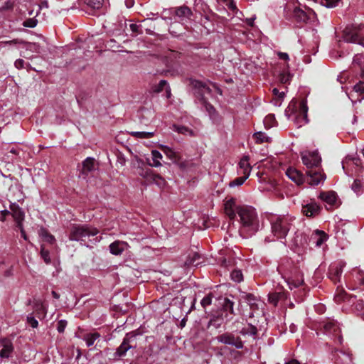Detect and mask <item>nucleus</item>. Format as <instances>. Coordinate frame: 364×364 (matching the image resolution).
<instances>
[{"instance_id": "nucleus-64", "label": "nucleus", "mask_w": 364, "mask_h": 364, "mask_svg": "<svg viewBox=\"0 0 364 364\" xmlns=\"http://www.w3.org/2000/svg\"><path fill=\"white\" fill-rule=\"evenodd\" d=\"M286 364H300V363L296 360H291L289 362L286 363Z\"/></svg>"}, {"instance_id": "nucleus-36", "label": "nucleus", "mask_w": 364, "mask_h": 364, "mask_svg": "<svg viewBox=\"0 0 364 364\" xmlns=\"http://www.w3.org/2000/svg\"><path fill=\"white\" fill-rule=\"evenodd\" d=\"M103 0H85V4L94 9H99L102 6Z\"/></svg>"}, {"instance_id": "nucleus-44", "label": "nucleus", "mask_w": 364, "mask_h": 364, "mask_svg": "<svg viewBox=\"0 0 364 364\" xmlns=\"http://www.w3.org/2000/svg\"><path fill=\"white\" fill-rule=\"evenodd\" d=\"M247 178L248 177L244 175L241 177H238L230 183V186L234 187L236 186H241Z\"/></svg>"}, {"instance_id": "nucleus-50", "label": "nucleus", "mask_w": 364, "mask_h": 364, "mask_svg": "<svg viewBox=\"0 0 364 364\" xmlns=\"http://www.w3.org/2000/svg\"><path fill=\"white\" fill-rule=\"evenodd\" d=\"M212 302V296L211 294H208V296H205L202 300H201V305L205 308L207 306H209Z\"/></svg>"}, {"instance_id": "nucleus-58", "label": "nucleus", "mask_w": 364, "mask_h": 364, "mask_svg": "<svg viewBox=\"0 0 364 364\" xmlns=\"http://www.w3.org/2000/svg\"><path fill=\"white\" fill-rule=\"evenodd\" d=\"M272 92L275 95L278 96L279 98H280V99L284 98V97L285 95L284 92H279L277 88H274Z\"/></svg>"}, {"instance_id": "nucleus-5", "label": "nucleus", "mask_w": 364, "mask_h": 364, "mask_svg": "<svg viewBox=\"0 0 364 364\" xmlns=\"http://www.w3.org/2000/svg\"><path fill=\"white\" fill-rule=\"evenodd\" d=\"M193 86L195 88V95L205 106L207 111L210 112L213 109V107L207 102L209 96H210V89L204 82L194 80L192 82Z\"/></svg>"}, {"instance_id": "nucleus-14", "label": "nucleus", "mask_w": 364, "mask_h": 364, "mask_svg": "<svg viewBox=\"0 0 364 364\" xmlns=\"http://www.w3.org/2000/svg\"><path fill=\"white\" fill-rule=\"evenodd\" d=\"M286 175L290 180L297 185H301L304 181V178L302 173L294 168H289L286 171Z\"/></svg>"}, {"instance_id": "nucleus-42", "label": "nucleus", "mask_w": 364, "mask_h": 364, "mask_svg": "<svg viewBox=\"0 0 364 364\" xmlns=\"http://www.w3.org/2000/svg\"><path fill=\"white\" fill-rule=\"evenodd\" d=\"M218 3L222 4L223 6H226L231 11L236 9V5L232 0H217Z\"/></svg>"}, {"instance_id": "nucleus-22", "label": "nucleus", "mask_w": 364, "mask_h": 364, "mask_svg": "<svg viewBox=\"0 0 364 364\" xmlns=\"http://www.w3.org/2000/svg\"><path fill=\"white\" fill-rule=\"evenodd\" d=\"M129 338L127 336L124 338L123 342L122 344L119 346V348L117 349L116 354L119 356H124L126 354V352L129 350L132 346L129 344Z\"/></svg>"}, {"instance_id": "nucleus-23", "label": "nucleus", "mask_w": 364, "mask_h": 364, "mask_svg": "<svg viewBox=\"0 0 364 364\" xmlns=\"http://www.w3.org/2000/svg\"><path fill=\"white\" fill-rule=\"evenodd\" d=\"M160 148L164 154L172 161L176 162L178 160V154L170 147L161 144Z\"/></svg>"}, {"instance_id": "nucleus-12", "label": "nucleus", "mask_w": 364, "mask_h": 364, "mask_svg": "<svg viewBox=\"0 0 364 364\" xmlns=\"http://www.w3.org/2000/svg\"><path fill=\"white\" fill-rule=\"evenodd\" d=\"M324 333L328 336H338L340 343L342 342V337L340 333V328L335 321H328L323 326Z\"/></svg>"}, {"instance_id": "nucleus-18", "label": "nucleus", "mask_w": 364, "mask_h": 364, "mask_svg": "<svg viewBox=\"0 0 364 364\" xmlns=\"http://www.w3.org/2000/svg\"><path fill=\"white\" fill-rule=\"evenodd\" d=\"M235 205V200L230 198L225 203V214L230 218L234 219L236 216L237 208Z\"/></svg>"}, {"instance_id": "nucleus-45", "label": "nucleus", "mask_w": 364, "mask_h": 364, "mask_svg": "<svg viewBox=\"0 0 364 364\" xmlns=\"http://www.w3.org/2000/svg\"><path fill=\"white\" fill-rule=\"evenodd\" d=\"M302 280L294 281L292 279H287L286 280V282L287 283L290 289H293L294 288L299 287L302 284Z\"/></svg>"}, {"instance_id": "nucleus-2", "label": "nucleus", "mask_w": 364, "mask_h": 364, "mask_svg": "<svg viewBox=\"0 0 364 364\" xmlns=\"http://www.w3.org/2000/svg\"><path fill=\"white\" fill-rule=\"evenodd\" d=\"M237 213L240 218L242 225L247 231L252 234L255 232L259 228L255 210L250 206H239L237 208Z\"/></svg>"}, {"instance_id": "nucleus-61", "label": "nucleus", "mask_w": 364, "mask_h": 364, "mask_svg": "<svg viewBox=\"0 0 364 364\" xmlns=\"http://www.w3.org/2000/svg\"><path fill=\"white\" fill-rule=\"evenodd\" d=\"M10 212L7 210H2L0 214V220H4L6 215H9Z\"/></svg>"}, {"instance_id": "nucleus-56", "label": "nucleus", "mask_w": 364, "mask_h": 364, "mask_svg": "<svg viewBox=\"0 0 364 364\" xmlns=\"http://www.w3.org/2000/svg\"><path fill=\"white\" fill-rule=\"evenodd\" d=\"M15 67L18 69L24 68L25 62L22 59H17L14 63Z\"/></svg>"}, {"instance_id": "nucleus-33", "label": "nucleus", "mask_w": 364, "mask_h": 364, "mask_svg": "<svg viewBox=\"0 0 364 364\" xmlns=\"http://www.w3.org/2000/svg\"><path fill=\"white\" fill-rule=\"evenodd\" d=\"M151 181L159 188H163L166 185V181L161 176L154 174L151 176Z\"/></svg>"}, {"instance_id": "nucleus-34", "label": "nucleus", "mask_w": 364, "mask_h": 364, "mask_svg": "<svg viewBox=\"0 0 364 364\" xmlns=\"http://www.w3.org/2000/svg\"><path fill=\"white\" fill-rule=\"evenodd\" d=\"M176 14L180 18H188L191 15V11L188 7H180L177 9Z\"/></svg>"}, {"instance_id": "nucleus-15", "label": "nucleus", "mask_w": 364, "mask_h": 364, "mask_svg": "<svg viewBox=\"0 0 364 364\" xmlns=\"http://www.w3.org/2000/svg\"><path fill=\"white\" fill-rule=\"evenodd\" d=\"M327 235L321 230H316L311 237V242L316 247H321L327 240Z\"/></svg>"}, {"instance_id": "nucleus-19", "label": "nucleus", "mask_w": 364, "mask_h": 364, "mask_svg": "<svg viewBox=\"0 0 364 364\" xmlns=\"http://www.w3.org/2000/svg\"><path fill=\"white\" fill-rule=\"evenodd\" d=\"M302 213L307 217H312L318 213L319 206L314 202L303 205Z\"/></svg>"}, {"instance_id": "nucleus-60", "label": "nucleus", "mask_w": 364, "mask_h": 364, "mask_svg": "<svg viewBox=\"0 0 364 364\" xmlns=\"http://www.w3.org/2000/svg\"><path fill=\"white\" fill-rule=\"evenodd\" d=\"M278 56L279 57V58L285 60L287 61L289 60V55L287 53L279 52L278 53Z\"/></svg>"}, {"instance_id": "nucleus-59", "label": "nucleus", "mask_w": 364, "mask_h": 364, "mask_svg": "<svg viewBox=\"0 0 364 364\" xmlns=\"http://www.w3.org/2000/svg\"><path fill=\"white\" fill-rule=\"evenodd\" d=\"M65 327V323L64 321H60L58 323V331L59 332H63Z\"/></svg>"}, {"instance_id": "nucleus-40", "label": "nucleus", "mask_w": 364, "mask_h": 364, "mask_svg": "<svg viewBox=\"0 0 364 364\" xmlns=\"http://www.w3.org/2000/svg\"><path fill=\"white\" fill-rule=\"evenodd\" d=\"M200 255L198 253H193L192 256H189L188 259L186 261L185 264L186 265H194L196 266L198 264V262H197L198 259H199Z\"/></svg>"}, {"instance_id": "nucleus-4", "label": "nucleus", "mask_w": 364, "mask_h": 364, "mask_svg": "<svg viewBox=\"0 0 364 364\" xmlns=\"http://www.w3.org/2000/svg\"><path fill=\"white\" fill-rule=\"evenodd\" d=\"M99 231L92 226L75 225L72 227L70 240L75 241H84L85 238L96 235Z\"/></svg>"}, {"instance_id": "nucleus-41", "label": "nucleus", "mask_w": 364, "mask_h": 364, "mask_svg": "<svg viewBox=\"0 0 364 364\" xmlns=\"http://www.w3.org/2000/svg\"><path fill=\"white\" fill-rule=\"evenodd\" d=\"M341 0H321L320 4L321 6L326 8H334L338 6Z\"/></svg>"}, {"instance_id": "nucleus-35", "label": "nucleus", "mask_w": 364, "mask_h": 364, "mask_svg": "<svg viewBox=\"0 0 364 364\" xmlns=\"http://www.w3.org/2000/svg\"><path fill=\"white\" fill-rule=\"evenodd\" d=\"M40 235L43 237V240L48 243L53 244L55 241L54 236L50 235L44 229L41 230Z\"/></svg>"}, {"instance_id": "nucleus-26", "label": "nucleus", "mask_w": 364, "mask_h": 364, "mask_svg": "<svg viewBox=\"0 0 364 364\" xmlns=\"http://www.w3.org/2000/svg\"><path fill=\"white\" fill-rule=\"evenodd\" d=\"M343 272V267L341 265V266H336V267H331V269H330V275H331V279L333 280H336L338 279L341 274Z\"/></svg>"}, {"instance_id": "nucleus-47", "label": "nucleus", "mask_w": 364, "mask_h": 364, "mask_svg": "<svg viewBox=\"0 0 364 364\" xmlns=\"http://www.w3.org/2000/svg\"><path fill=\"white\" fill-rule=\"evenodd\" d=\"M233 302L228 299H225L223 303V308L225 311H230L231 314H233Z\"/></svg>"}, {"instance_id": "nucleus-63", "label": "nucleus", "mask_w": 364, "mask_h": 364, "mask_svg": "<svg viewBox=\"0 0 364 364\" xmlns=\"http://www.w3.org/2000/svg\"><path fill=\"white\" fill-rule=\"evenodd\" d=\"M125 4L127 7H132L134 4L133 0H126Z\"/></svg>"}, {"instance_id": "nucleus-27", "label": "nucleus", "mask_w": 364, "mask_h": 364, "mask_svg": "<svg viewBox=\"0 0 364 364\" xmlns=\"http://www.w3.org/2000/svg\"><path fill=\"white\" fill-rule=\"evenodd\" d=\"M130 134L136 139H149L154 135V132H132Z\"/></svg>"}, {"instance_id": "nucleus-32", "label": "nucleus", "mask_w": 364, "mask_h": 364, "mask_svg": "<svg viewBox=\"0 0 364 364\" xmlns=\"http://www.w3.org/2000/svg\"><path fill=\"white\" fill-rule=\"evenodd\" d=\"M164 89L166 90L167 97H168L171 95V90L166 80H161L159 82L157 87H156V88L154 89V92H161Z\"/></svg>"}, {"instance_id": "nucleus-62", "label": "nucleus", "mask_w": 364, "mask_h": 364, "mask_svg": "<svg viewBox=\"0 0 364 364\" xmlns=\"http://www.w3.org/2000/svg\"><path fill=\"white\" fill-rule=\"evenodd\" d=\"M344 295L343 294H338L335 296V300L336 302H341V301L344 300Z\"/></svg>"}, {"instance_id": "nucleus-52", "label": "nucleus", "mask_w": 364, "mask_h": 364, "mask_svg": "<svg viewBox=\"0 0 364 364\" xmlns=\"http://www.w3.org/2000/svg\"><path fill=\"white\" fill-rule=\"evenodd\" d=\"M354 91L355 92L363 94L364 93V82H360L354 86Z\"/></svg>"}, {"instance_id": "nucleus-43", "label": "nucleus", "mask_w": 364, "mask_h": 364, "mask_svg": "<svg viewBox=\"0 0 364 364\" xmlns=\"http://www.w3.org/2000/svg\"><path fill=\"white\" fill-rule=\"evenodd\" d=\"M291 79V75L288 71L283 72L280 74L279 80L282 83H288L290 82Z\"/></svg>"}, {"instance_id": "nucleus-25", "label": "nucleus", "mask_w": 364, "mask_h": 364, "mask_svg": "<svg viewBox=\"0 0 364 364\" xmlns=\"http://www.w3.org/2000/svg\"><path fill=\"white\" fill-rule=\"evenodd\" d=\"M353 66L360 68L361 75H364V55L362 54L355 55L353 58Z\"/></svg>"}, {"instance_id": "nucleus-13", "label": "nucleus", "mask_w": 364, "mask_h": 364, "mask_svg": "<svg viewBox=\"0 0 364 364\" xmlns=\"http://www.w3.org/2000/svg\"><path fill=\"white\" fill-rule=\"evenodd\" d=\"M252 167L249 162V156H243L238 164V173L249 177L251 173Z\"/></svg>"}, {"instance_id": "nucleus-53", "label": "nucleus", "mask_w": 364, "mask_h": 364, "mask_svg": "<svg viewBox=\"0 0 364 364\" xmlns=\"http://www.w3.org/2000/svg\"><path fill=\"white\" fill-rule=\"evenodd\" d=\"M274 117L273 115H268L265 117L264 122L266 126L272 127L274 125Z\"/></svg>"}, {"instance_id": "nucleus-48", "label": "nucleus", "mask_w": 364, "mask_h": 364, "mask_svg": "<svg viewBox=\"0 0 364 364\" xmlns=\"http://www.w3.org/2000/svg\"><path fill=\"white\" fill-rule=\"evenodd\" d=\"M41 255L46 263L48 264L50 262L49 252L46 250L43 246L41 247Z\"/></svg>"}, {"instance_id": "nucleus-46", "label": "nucleus", "mask_w": 364, "mask_h": 364, "mask_svg": "<svg viewBox=\"0 0 364 364\" xmlns=\"http://www.w3.org/2000/svg\"><path fill=\"white\" fill-rule=\"evenodd\" d=\"M280 293H273L269 295V301L273 305L276 306L279 299L281 297Z\"/></svg>"}, {"instance_id": "nucleus-7", "label": "nucleus", "mask_w": 364, "mask_h": 364, "mask_svg": "<svg viewBox=\"0 0 364 364\" xmlns=\"http://www.w3.org/2000/svg\"><path fill=\"white\" fill-rule=\"evenodd\" d=\"M343 40L347 43H358L362 39V33L358 27L351 26H347L343 31Z\"/></svg>"}, {"instance_id": "nucleus-31", "label": "nucleus", "mask_w": 364, "mask_h": 364, "mask_svg": "<svg viewBox=\"0 0 364 364\" xmlns=\"http://www.w3.org/2000/svg\"><path fill=\"white\" fill-rule=\"evenodd\" d=\"M253 137L257 143L269 142L271 141L270 138L262 132L255 133Z\"/></svg>"}, {"instance_id": "nucleus-9", "label": "nucleus", "mask_w": 364, "mask_h": 364, "mask_svg": "<svg viewBox=\"0 0 364 364\" xmlns=\"http://www.w3.org/2000/svg\"><path fill=\"white\" fill-rule=\"evenodd\" d=\"M307 175V183L311 186H318L321 183H323L326 177L321 172L314 171L309 170L306 171Z\"/></svg>"}, {"instance_id": "nucleus-10", "label": "nucleus", "mask_w": 364, "mask_h": 364, "mask_svg": "<svg viewBox=\"0 0 364 364\" xmlns=\"http://www.w3.org/2000/svg\"><path fill=\"white\" fill-rule=\"evenodd\" d=\"M217 340L223 343L235 346L237 348H241L242 344L240 341L230 333H224L217 337Z\"/></svg>"}, {"instance_id": "nucleus-3", "label": "nucleus", "mask_w": 364, "mask_h": 364, "mask_svg": "<svg viewBox=\"0 0 364 364\" xmlns=\"http://www.w3.org/2000/svg\"><path fill=\"white\" fill-rule=\"evenodd\" d=\"M291 219L289 217H276L272 220V232L277 238H284L290 228Z\"/></svg>"}, {"instance_id": "nucleus-17", "label": "nucleus", "mask_w": 364, "mask_h": 364, "mask_svg": "<svg viewBox=\"0 0 364 364\" xmlns=\"http://www.w3.org/2000/svg\"><path fill=\"white\" fill-rule=\"evenodd\" d=\"M128 244L125 242L115 241L109 245V250L112 255H121L127 248Z\"/></svg>"}, {"instance_id": "nucleus-29", "label": "nucleus", "mask_w": 364, "mask_h": 364, "mask_svg": "<svg viewBox=\"0 0 364 364\" xmlns=\"http://www.w3.org/2000/svg\"><path fill=\"white\" fill-rule=\"evenodd\" d=\"M173 130L177 132L179 134H182L184 135L193 136V132L187 127L185 126H179V125H173Z\"/></svg>"}, {"instance_id": "nucleus-1", "label": "nucleus", "mask_w": 364, "mask_h": 364, "mask_svg": "<svg viewBox=\"0 0 364 364\" xmlns=\"http://www.w3.org/2000/svg\"><path fill=\"white\" fill-rule=\"evenodd\" d=\"M307 112L308 107L305 100L299 102L292 100L286 109V114L289 119L292 118L296 125L300 127L308 123Z\"/></svg>"}, {"instance_id": "nucleus-55", "label": "nucleus", "mask_w": 364, "mask_h": 364, "mask_svg": "<svg viewBox=\"0 0 364 364\" xmlns=\"http://www.w3.org/2000/svg\"><path fill=\"white\" fill-rule=\"evenodd\" d=\"M27 321H28V323L33 328H36L38 325V321L33 316H28Z\"/></svg>"}, {"instance_id": "nucleus-30", "label": "nucleus", "mask_w": 364, "mask_h": 364, "mask_svg": "<svg viewBox=\"0 0 364 364\" xmlns=\"http://www.w3.org/2000/svg\"><path fill=\"white\" fill-rule=\"evenodd\" d=\"M26 50H29L32 53H39L41 51L42 46L37 43H26L25 44Z\"/></svg>"}, {"instance_id": "nucleus-38", "label": "nucleus", "mask_w": 364, "mask_h": 364, "mask_svg": "<svg viewBox=\"0 0 364 364\" xmlns=\"http://www.w3.org/2000/svg\"><path fill=\"white\" fill-rule=\"evenodd\" d=\"M352 190L357 194L360 195L363 192V188L359 180H355L351 186Z\"/></svg>"}, {"instance_id": "nucleus-8", "label": "nucleus", "mask_w": 364, "mask_h": 364, "mask_svg": "<svg viewBox=\"0 0 364 364\" xmlns=\"http://www.w3.org/2000/svg\"><path fill=\"white\" fill-rule=\"evenodd\" d=\"M10 209L11 211L12 216L14 218L15 221L16 222L17 226L19 228L21 232L22 237H23V238L26 240V234L22 227V221L24 219V213L15 203H13L10 205Z\"/></svg>"}, {"instance_id": "nucleus-21", "label": "nucleus", "mask_w": 364, "mask_h": 364, "mask_svg": "<svg viewBox=\"0 0 364 364\" xmlns=\"http://www.w3.org/2000/svg\"><path fill=\"white\" fill-rule=\"evenodd\" d=\"M244 299L252 310H258L259 309L262 308L264 305L262 301L250 294H245Z\"/></svg>"}, {"instance_id": "nucleus-16", "label": "nucleus", "mask_w": 364, "mask_h": 364, "mask_svg": "<svg viewBox=\"0 0 364 364\" xmlns=\"http://www.w3.org/2000/svg\"><path fill=\"white\" fill-rule=\"evenodd\" d=\"M318 198L325 202L327 205L332 207L335 205L337 200V196L334 191L321 192Z\"/></svg>"}, {"instance_id": "nucleus-39", "label": "nucleus", "mask_w": 364, "mask_h": 364, "mask_svg": "<svg viewBox=\"0 0 364 364\" xmlns=\"http://www.w3.org/2000/svg\"><path fill=\"white\" fill-rule=\"evenodd\" d=\"M231 279L235 282H240L243 280V275L240 270L235 269L231 272Z\"/></svg>"}, {"instance_id": "nucleus-28", "label": "nucleus", "mask_w": 364, "mask_h": 364, "mask_svg": "<svg viewBox=\"0 0 364 364\" xmlns=\"http://www.w3.org/2000/svg\"><path fill=\"white\" fill-rule=\"evenodd\" d=\"M100 338L98 333H91L85 336L84 340L86 342L87 346H91L94 344L95 341Z\"/></svg>"}, {"instance_id": "nucleus-37", "label": "nucleus", "mask_w": 364, "mask_h": 364, "mask_svg": "<svg viewBox=\"0 0 364 364\" xmlns=\"http://www.w3.org/2000/svg\"><path fill=\"white\" fill-rule=\"evenodd\" d=\"M94 159L92 158H87L82 163L83 169L86 171H91L94 168Z\"/></svg>"}, {"instance_id": "nucleus-49", "label": "nucleus", "mask_w": 364, "mask_h": 364, "mask_svg": "<svg viewBox=\"0 0 364 364\" xmlns=\"http://www.w3.org/2000/svg\"><path fill=\"white\" fill-rule=\"evenodd\" d=\"M222 321H223L222 318H218V317L213 318L210 319V325L213 326L215 328H218L220 326Z\"/></svg>"}, {"instance_id": "nucleus-11", "label": "nucleus", "mask_w": 364, "mask_h": 364, "mask_svg": "<svg viewBox=\"0 0 364 364\" xmlns=\"http://www.w3.org/2000/svg\"><path fill=\"white\" fill-rule=\"evenodd\" d=\"M0 357L1 358H9L14 350L11 341L6 338L0 341Z\"/></svg>"}, {"instance_id": "nucleus-24", "label": "nucleus", "mask_w": 364, "mask_h": 364, "mask_svg": "<svg viewBox=\"0 0 364 364\" xmlns=\"http://www.w3.org/2000/svg\"><path fill=\"white\" fill-rule=\"evenodd\" d=\"M163 159L162 154L156 150L151 151V160L152 162L149 163V165L154 167L161 166V160Z\"/></svg>"}, {"instance_id": "nucleus-6", "label": "nucleus", "mask_w": 364, "mask_h": 364, "mask_svg": "<svg viewBox=\"0 0 364 364\" xmlns=\"http://www.w3.org/2000/svg\"><path fill=\"white\" fill-rule=\"evenodd\" d=\"M301 159L303 164L308 169L313 167H317L321 161V158L316 151H304L301 153Z\"/></svg>"}, {"instance_id": "nucleus-51", "label": "nucleus", "mask_w": 364, "mask_h": 364, "mask_svg": "<svg viewBox=\"0 0 364 364\" xmlns=\"http://www.w3.org/2000/svg\"><path fill=\"white\" fill-rule=\"evenodd\" d=\"M36 24H37V21L33 18L28 19V20L25 21L23 23V25L25 27H28V28H34L36 26Z\"/></svg>"}, {"instance_id": "nucleus-57", "label": "nucleus", "mask_w": 364, "mask_h": 364, "mask_svg": "<svg viewBox=\"0 0 364 364\" xmlns=\"http://www.w3.org/2000/svg\"><path fill=\"white\" fill-rule=\"evenodd\" d=\"M129 28H130V30L134 33H139V30H140V26L136 24V23H131L129 25Z\"/></svg>"}, {"instance_id": "nucleus-54", "label": "nucleus", "mask_w": 364, "mask_h": 364, "mask_svg": "<svg viewBox=\"0 0 364 364\" xmlns=\"http://www.w3.org/2000/svg\"><path fill=\"white\" fill-rule=\"evenodd\" d=\"M14 3L13 1L9 0L1 7L0 11L11 9L14 7Z\"/></svg>"}, {"instance_id": "nucleus-20", "label": "nucleus", "mask_w": 364, "mask_h": 364, "mask_svg": "<svg viewBox=\"0 0 364 364\" xmlns=\"http://www.w3.org/2000/svg\"><path fill=\"white\" fill-rule=\"evenodd\" d=\"M295 15L300 21L304 22L313 19L316 16L313 9H309L307 12L301 9H296L295 10Z\"/></svg>"}]
</instances>
